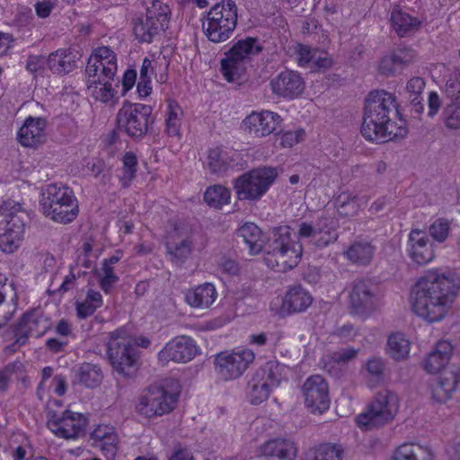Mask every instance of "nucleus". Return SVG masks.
Masks as SVG:
<instances>
[{"label":"nucleus","instance_id":"1","mask_svg":"<svg viewBox=\"0 0 460 460\" xmlns=\"http://www.w3.org/2000/svg\"><path fill=\"white\" fill-rule=\"evenodd\" d=\"M237 237L248 246L251 254L264 250L266 264L279 272L295 268L302 257V244L292 240L289 226L272 228L264 243L261 230L253 223H245L237 230Z\"/></svg>","mask_w":460,"mask_h":460},{"label":"nucleus","instance_id":"2","mask_svg":"<svg viewBox=\"0 0 460 460\" xmlns=\"http://www.w3.org/2000/svg\"><path fill=\"white\" fill-rule=\"evenodd\" d=\"M459 288V279L454 273L429 270L412 290V310L429 323L439 322L447 314Z\"/></svg>","mask_w":460,"mask_h":460},{"label":"nucleus","instance_id":"3","mask_svg":"<svg viewBox=\"0 0 460 460\" xmlns=\"http://www.w3.org/2000/svg\"><path fill=\"white\" fill-rule=\"evenodd\" d=\"M399 115L396 98L384 90H376L366 98L362 136L371 141L386 142L407 134L406 123L400 119V125L392 120L393 116Z\"/></svg>","mask_w":460,"mask_h":460},{"label":"nucleus","instance_id":"4","mask_svg":"<svg viewBox=\"0 0 460 460\" xmlns=\"http://www.w3.org/2000/svg\"><path fill=\"white\" fill-rule=\"evenodd\" d=\"M85 73L87 87L92 96L107 103L113 99L116 90L112 82L117 73V57L109 47L93 49L88 58Z\"/></svg>","mask_w":460,"mask_h":460},{"label":"nucleus","instance_id":"5","mask_svg":"<svg viewBox=\"0 0 460 460\" xmlns=\"http://www.w3.org/2000/svg\"><path fill=\"white\" fill-rule=\"evenodd\" d=\"M107 355L113 370L126 379L136 376L138 368L139 349L137 345L122 330L110 334Z\"/></svg>","mask_w":460,"mask_h":460},{"label":"nucleus","instance_id":"6","mask_svg":"<svg viewBox=\"0 0 460 460\" xmlns=\"http://www.w3.org/2000/svg\"><path fill=\"white\" fill-rule=\"evenodd\" d=\"M0 249L12 253L22 242L29 215L20 203L7 200L0 205Z\"/></svg>","mask_w":460,"mask_h":460},{"label":"nucleus","instance_id":"7","mask_svg":"<svg viewBox=\"0 0 460 460\" xmlns=\"http://www.w3.org/2000/svg\"><path fill=\"white\" fill-rule=\"evenodd\" d=\"M237 6L234 0H221L208 12L202 23L208 40L222 43L230 39L237 25Z\"/></svg>","mask_w":460,"mask_h":460},{"label":"nucleus","instance_id":"8","mask_svg":"<svg viewBox=\"0 0 460 460\" xmlns=\"http://www.w3.org/2000/svg\"><path fill=\"white\" fill-rule=\"evenodd\" d=\"M262 49L257 38L246 37L235 41L220 61V71L225 79L228 82L240 80L246 72L247 65Z\"/></svg>","mask_w":460,"mask_h":460},{"label":"nucleus","instance_id":"9","mask_svg":"<svg viewBox=\"0 0 460 460\" xmlns=\"http://www.w3.org/2000/svg\"><path fill=\"white\" fill-rule=\"evenodd\" d=\"M153 107L142 103L125 102L116 116L119 131L134 140H140L153 130L155 119Z\"/></svg>","mask_w":460,"mask_h":460},{"label":"nucleus","instance_id":"10","mask_svg":"<svg viewBox=\"0 0 460 460\" xmlns=\"http://www.w3.org/2000/svg\"><path fill=\"white\" fill-rule=\"evenodd\" d=\"M398 410V395L394 391L384 389L376 394L367 410L357 417V423L365 430L379 429L392 422Z\"/></svg>","mask_w":460,"mask_h":460},{"label":"nucleus","instance_id":"11","mask_svg":"<svg viewBox=\"0 0 460 460\" xmlns=\"http://www.w3.org/2000/svg\"><path fill=\"white\" fill-rule=\"evenodd\" d=\"M278 172L273 167H259L235 179L234 189L240 200L260 199L275 181Z\"/></svg>","mask_w":460,"mask_h":460},{"label":"nucleus","instance_id":"12","mask_svg":"<svg viewBox=\"0 0 460 460\" xmlns=\"http://www.w3.org/2000/svg\"><path fill=\"white\" fill-rule=\"evenodd\" d=\"M178 395L162 386L151 385L139 398L137 411L146 418L162 416L171 412L177 402Z\"/></svg>","mask_w":460,"mask_h":460},{"label":"nucleus","instance_id":"13","mask_svg":"<svg viewBox=\"0 0 460 460\" xmlns=\"http://www.w3.org/2000/svg\"><path fill=\"white\" fill-rule=\"evenodd\" d=\"M279 366L274 362L266 363L256 371L248 382V398L252 404L259 405L265 402L274 386L279 385Z\"/></svg>","mask_w":460,"mask_h":460},{"label":"nucleus","instance_id":"14","mask_svg":"<svg viewBox=\"0 0 460 460\" xmlns=\"http://www.w3.org/2000/svg\"><path fill=\"white\" fill-rule=\"evenodd\" d=\"M254 358V353L247 349L233 353L221 352L215 358L216 370L225 380L235 379L243 374Z\"/></svg>","mask_w":460,"mask_h":460},{"label":"nucleus","instance_id":"15","mask_svg":"<svg viewBox=\"0 0 460 460\" xmlns=\"http://www.w3.org/2000/svg\"><path fill=\"white\" fill-rule=\"evenodd\" d=\"M306 408L312 413H323L330 406L329 388L325 379L319 375L306 379L303 385Z\"/></svg>","mask_w":460,"mask_h":460},{"label":"nucleus","instance_id":"16","mask_svg":"<svg viewBox=\"0 0 460 460\" xmlns=\"http://www.w3.org/2000/svg\"><path fill=\"white\" fill-rule=\"evenodd\" d=\"M349 300L354 313L363 314L373 312L380 304L377 287L370 280H357L350 291Z\"/></svg>","mask_w":460,"mask_h":460},{"label":"nucleus","instance_id":"17","mask_svg":"<svg viewBox=\"0 0 460 460\" xmlns=\"http://www.w3.org/2000/svg\"><path fill=\"white\" fill-rule=\"evenodd\" d=\"M169 18L161 11L147 9L145 18H138L133 27L136 39L141 43H151L155 36L167 28Z\"/></svg>","mask_w":460,"mask_h":460},{"label":"nucleus","instance_id":"18","mask_svg":"<svg viewBox=\"0 0 460 460\" xmlns=\"http://www.w3.org/2000/svg\"><path fill=\"white\" fill-rule=\"evenodd\" d=\"M198 353V348L193 339L180 336L169 341L159 352L158 358L163 364L169 361L186 363L190 361Z\"/></svg>","mask_w":460,"mask_h":460},{"label":"nucleus","instance_id":"19","mask_svg":"<svg viewBox=\"0 0 460 460\" xmlns=\"http://www.w3.org/2000/svg\"><path fill=\"white\" fill-rule=\"evenodd\" d=\"M281 121L278 113L262 111L247 116L243 120L242 127L249 135L262 137L275 132Z\"/></svg>","mask_w":460,"mask_h":460},{"label":"nucleus","instance_id":"20","mask_svg":"<svg viewBox=\"0 0 460 460\" xmlns=\"http://www.w3.org/2000/svg\"><path fill=\"white\" fill-rule=\"evenodd\" d=\"M272 93L279 97L294 99L305 89V82L296 71L286 69L271 79Z\"/></svg>","mask_w":460,"mask_h":460},{"label":"nucleus","instance_id":"21","mask_svg":"<svg viewBox=\"0 0 460 460\" xmlns=\"http://www.w3.org/2000/svg\"><path fill=\"white\" fill-rule=\"evenodd\" d=\"M460 382V367L452 365L444 369L439 377L430 385L432 399L439 403L446 402Z\"/></svg>","mask_w":460,"mask_h":460},{"label":"nucleus","instance_id":"22","mask_svg":"<svg viewBox=\"0 0 460 460\" xmlns=\"http://www.w3.org/2000/svg\"><path fill=\"white\" fill-rule=\"evenodd\" d=\"M260 456L272 460H295L297 455L296 444L287 438L269 439L259 447Z\"/></svg>","mask_w":460,"mask_h":460},{"label":"nucleus","instance_id":"23","mask_svg":"<svg viewBox=\"0 0 460 460\" xmlns=\"http://www.w3.org/2000/svg\"><path fill=\"white\" fill-rule=\"evenodd\" d=\"M47 121L42 118L29 117L17 133L18 142L26 147H33L45 139Z\"/></svg>","mask_w":460,"mask_h":460},{"label":"nucleus","instance_id":"24","mask_svg":"<svg viewBox=\"0 0 460 460\" xmlns=\"http://www.w3.org/2000/svg\"><path fill=\"white\" fill-rule=\"evenodd\" d=\"M409 254L419 265H424L434 258L432 243L425 232L412 229L409 234Z\"/></svg>","mask_w":460,"mask_h":460},{"label":"nucleus","instance_id":"25","mask_svg":"<svg viewBox=\"0 0 460 460\" xmlns=\"http://www.w3.org/2000/svg\"><path fill=\"white\" fill-rule=\"evenodd\" d=\"M338 220L329 215H322L316 219V238L314 245L318 249H323L328 245L334 243L339 237Z\"/></svg>","mask_w":460,"mask_h":460},{"label":"nucleus","instance_id":"26","mask_svg":"<svg viewBox=\"0 0 460 460\" xmlns=\"http://www.w3.org/2000/svg\"><path fill=\"white\" fill-rule=\"evenodd\" d=\"M239 155L235 151H226L220 147L208 151V168L211 173L223 174L237 165Z\"/></svg>","mask_w":460,"mask_h":460},{"label":"nucleus","instance_id":"27","mask_svg":"<svg viewBox=\"0 0 460 460\" xmlns=\"http://www.w3.org/2000/svg\"><path fill=\"white\" fill-rule=\"evenodd\" d=\"M313 297L301 285L290 288L283 299L282 306L289 314L302 313L312 304Z\"/></svg>","mask_w":460,"mask_h":460},{"label":"nucleus","instance_id":"28","mask_svg":"<svg viewBox=\"0 0 460 460\" xmlns=\"http://www.w3.org/2000/svg\"><path fill=\"white\" fill-rule=\"evenodd\" d=\"M452 353L453 346L449 341H438L425 360V369L431 374L439 372L448 363Z\"/></svg>","mask_w":460,"mask_h":460},{"label":"nucleus","instance_id":"29","mask_svg":"<svg viewBox=\"0 0 460 460\" xmlns=\"http://www.w3.org/2000/svg\"><path fill=\"white\" fill-rule=\"evenodd\" d=\"M86 418L78 412L66 411L59 418V436L65 438H75L84 434Z\"/></svg>","mask_w":460,"mask_h":460},{"label":"nucleus","instance_id":"30","mask_svg":"<svg viewBox=\"0 0 460 460\" xmlns=\"http://www.w3.org/2000/svg\"><path fill=\"white\" fill-rule=\"evenodd\" d=\"M217 297V291L211 283H205L189 289L185 295V301L194 308H208Z\"/></svg>","mask_w":460,"mask_h":460},{"label":"nucleus","instance_id":"31","mask_svg":"<svg viewBox=\"0 0 460 460\" xmlns=\"http://www.w3.org/2000/svg\"><path fill=\"white\" fill-rule=\"evenodd\" d=\"M391 22L393 29L400 37L413 33L420 25V22L416 18L397 7H394L391 13Z\"/></svg>","mask_w":460,"mask_h":460},{"label":"nucleus","instance_id":"32","mask_svg":"<svg viewBox=\"0 0 460 460\" xmlns=\"http://www.w3.org/2000/svg\"><path fill=\"white\" fill-rule=\"evenodd\" d=\"M391 460H432L429 448L419 444L404 443L399 446Z\"/></svg>","mask_w":460,"mask_h":460},{"label":"nucleus","instance_id":"33","mask_svg":"<svg viewBox=\"0 0 460 460\" xmlns=\"http://www.w3.org/2000/svg\"><path fill=\"white\" fill-rule=\"evenodd\" d=\"M375 247L368 242L359 241L353 243L346 251L347 258L353 263L367 265L373 259Z\"/></svg>","mask_w":460,"mask_h":460},{"label":"nucleus","instance_id":"34","mask_svg":"<svg viewBox=\"0 0 460 460\" xmlns=\"http://www.w3.org/2000/svg\"><path fill=\"white\" fill-rule=\"evenodd\" d=\"M57 206H58V186L56 184H49L41 192L40 200V208L42 214L53 220L57 221Z\"/></svg>","mask_w":460,"mask_h":460},{"label":"nucleus","instance_id":"35","mask_svg":"<svg viewBox=\"0 0 460 460\" xmlns=\"http://www.w3.org/2000/svg\"><path fill=\"white\" fill-rule=\"evenodd\" d=\"M77 376L82 384L90 388L98 386L103 379L101 367L98 365L87 362L79 367Z\"/></svg>","mask_w":460,"mask_h":460},{"label":"nucleus","instance_id":"36","mask_svg":"<svg viewBox=\"0 0 460 460\" xmlns=\"http://www.w3.org/2000/svg\"><path fill=\"white\" fill-rule=\"evenodd\" d=\"M343 450L340 446L322 444L318 447L311 448L305 460H342Z\"/></svg>","mask_w":460,"mask_h":460},{"label":"nucleus","instance_id":"37","mask_svg":"<svg viewBox=\"0 0 460 460\" xmlns=\"http://www.w3.org/2000/svg\"><path fill=\"white\" fill-rule=\"evenodd\" d=\"M166 250L173 263L181 264L191 253L192 242L190 239H183L179 243L170 241L166 243Z\"/></svg>","mask_w":460,"mask_h":460},{"label":"nucleus","instance_id":"38","mask_svg":"<svg viewBox=\"0 0 460 460\" xmlns=\"http://www.w3.org/2000/svg\"><path fill=\"white\" fill-rule=\"evenodd\" d=\"M387 346L388 353L396 360L405 358L410 351V342L402 333H394L389 336Z\"/></svg>","mask_w":460,"mask_h":460},{"label":"nucleus","instance_id":"39","mask_svg":"<svg viewBox=\"0 0 460 460\" xmlns=\"http://www.w3.org/2000/svg\"><path fill=\"white\" fill-rule=\"evenodd\" d=\"M230 196V190L227 188L222 185H214L205 191L204 200L208 206L219 208L229 202Z\"/></svg>","mask_w":460,"mask_h":460},{"label":"nucleus","instance_id":"40","mask_svg":"<svg viewBox=\"0 0 460 460\" xmlns=\"http://www.w3.org/2000/svg\"><path fill=\"white\" fill-rule=\"evenodd\" d=\"M82 55L77 47L64 49L59 54V74H69L77 67Z\"/></svg>","mask_w":460,"mask_h":460},{"label":"nucleus","instance_id":"41","mask_svg":"<svg viewBox=\"0 0 460 460\" xmlns=\"http://www.w3.org/2000/svg\"><path fill=\"white\" fill-rule=\"evenodd\" d=\"M335 205L339 214L342 217H353L359 209L357 196L349 193H341L335 199Z\"/></svg>","mask_w":460,"mask_h":460},{"label":"nucleus","instance_id":"42","mask_svg":"<svg viewBox=\"0 0 460 460\" xmlns=\"http://www.w3.org/2000/svg\"><path fill=\"white\" fill-rule=\"evenodd\" d=\"M363 369L370 381L380 384L385 379V363L379 357H372L365 363Z\"/></svg>","mask_w":460,"mask_h":460},{"label":"nucleus","instance_id":"43","mask_svg":"<svg viewBox=\"0 0 460 460\" xmlns=\"http://www.w3.org/2000/svg\"><path fill=\"white\" fill-rule=\"evenodd\" d=\"M182 111L177 104L173 106L172 102L168 104V112L166 119V131L169 136L179 137L181 128V116Z\"/></svg>","mask_w":460,"mask_h":460},{"label":"nucleus","instance_id":"44","mask_svg":"<svg viewBox=\"0 0 460 460\" xmlns=\"http://www.w3.org/2000/svg\"><path fill=\"white\" fill-rule=\"evenodd\" d=\"M443 119L447 128H460V101H454L446 106L443 111Z\"/></svg>","mask_w":460,"mask_h":460},{"label":"nucleus","instance_id":"45","mask_svg":"<svg viewBox=\"0 0 460 460\" xmlns=\"http://www.w3.org/2000/svg\"><path fill=\"white\" fill-rule=\"evenodd\" d=\"M137 159L135 154L128 152L123 157V175L120 180L123 186H127L131 181L137 172Z\"/></svg>","mask_w":460,"mask_h":460},{"label":"nucleus","instance_id":"46","mask_svg":"<svg viewBox=\"0 0 460 460\" xmlns=\"http://www.w3.org/2000/svg\"><path fill=\"white\" fill-rule=\"evenodd\" d=\"M28 319H25V314L20 319V321L12 325L9 332L13 334V337H17L20 342H27L29 336H31V328L29 327Z\"/></svg>","mask_w":460,"mask_h":460},{"label":"nucleus","instance_id":"47","mask_svg":"<svg viewBox=\"0 0 460 460\" xmlns=\"http://www.w3.org/2000/svg\"><path fill=\"white\" fill-rule=\"evenodd\" d=\"M449 232V222L444 218L437 219L430 226H429V234L430 235L438 242H444Z\"/></svg>","mask_w":460,"mask_h":460},{"label":"nucleus","instance_id":"48","mask_svg":"<svg viewBox=\"0 0 460 460\" xmlns=\"http://www.w3.org/2000/svg\"><path fill=\"white\" fill-rule=\"evenodd\" d=\"M25 319H28L29 327L31 328V336H42L49 328L47 320L33 313H26Z\"/></svg>","mask_w":460,"mask_h":460},{"label":"nucleus","instance_id":"49","mask_svg":"<svg viewBox=\"0 0 460 460\" xmlns=\"http://www.w3.org/2000/svg\"><path fill=\"white\" fill-rule=\"evenodd\" d=\"M119 438L115 431L99 442V447L107 457L113 458L117 453Z\"/></svg>","mask_w":460,"mask_h":460},{"label":"nucleus","instance_id":"50","mask_svg":"<svg viewBox=\"0 0 460 460\" xmlns=\"http://www.w3.org/2000/svg\"><path fill=\"white\" fill-rule=\"evenodd\" d=\"M296 60L300 66L310 68L314 58V51L305 45L298 44L296 49Z\"/></svg>","mask_w":460,"mask_h":460},{"label":"nucleus","instance_id":"51","mask_svg":"<svg viewBox=\"0 0 460 460\" xmlns=\"http://www.w3.org/2000/svg\"><path fill=\"white\" fill-rule=\"evenodd\" d=\"M102 276L100 278V287L105 292L109 293L114 284L119 280L118 276L114 274L113 268L102 267Z\"/></svg>","mask_w":460,"mask_h":460},{"label":"nucleus","instance_id":"52","mask_svg":"<svg viewBox=\"0 0 460 460\" xmlns=\"http://www.w3.org/2000/svg\"><path fill=\"white\" fill-rule=\"evenodd\" d=\"M79 214L78 202H71L69 207H61L59 208V224H69L74 221Z\"/></svg>","mask_w":460,"mask_h":460},{"label":"nucleus","instance_id":"53","mask_svg":"<svg viewBox=\"0 0 460 460\" xmlns=\"http://www.w3.org/2000/svg\"><path fill=\"white\" fill-rule=\"evenodd\" d=\"M59 128H61V135L67 140L76 135V123L67 115L60 117Z\"/></svg>","mask_w":460,"mask_h":460},{"label":"nucleus","instance_id":"54","mask_svg":"<svg viewBox=\"0 0 460 460\" xmlns=\"http://www.w3.org/2000/svg\"><path fill=\"white\" fill-rule=\"evenodd\" d=\"M332 66V59L327 53L314 51L313 64L310 66L312 71H324Z\"/></svg>","mask_w":460,"mask_h":460},{"label":"nucleus","instance_id":"55","mask_svg":"<svg viewBox=\"0 0 460 460\" xmlns=\"http://www.w3.org/2000/svg\"><path fill=\"white\" fill-rule=\"evenodd\" d=\"M358 350L353 348L348 347L334 351L332 354V358L338 364H346L354 359L358 355Z\"/></svg>","mask_w":460,"mask_h":460},{"label":"nucleus","instance_id":"56","mask_svg":"<svg viewBox=\"0 0 460 460\" xmlns=\"http://www.w3.org/2000/svg\"><path fill=\"white\" fill-rule=\"evenodd\" d=\"M406 99L411 115L414 118H419L424 111L423 98L421 95H406Z\"/></svg>","mask_w":460,"mask_h":460},{"label":"nucleus","instance_id":"57","mask_svg":"<svg viewBox=\"0 0 460 460\" xmlns=\"http://www.w3.org/2000/svg\"><path fill=\"white\" fill-rule=\"evenodd\" d=\"M425 88V82L421 77H412L405 87V94L410 96L421 95Z\"/></svg>","mask_w":460,"mask_h":460},{"label":"nucleus","instance_id":"58","mask_svg":"<svg viewBox=\"0 0 460 460\" xmlns=\"http://www.w3.org/2000/svg\"><path fill=\"white\" fill-rule=\"evenodd\" d=\"M316 222L314 225L308 222H302L299 225L297 237L299 239H310V242L314 243V241L316 238Z\"/></svg>","mask_w":460,"mask_h":460},{"label":"nucleus","instance_id":"59","mask_svg":"<svg viewBox=\"0 0 460 460\" xmlns=\"http://www.w3.org/2000/svg\"><path fill=\"white\" fill-rule=\"evenodd\" d=\"M397 59L405 66L411 64L415 58V51L409 47H399L393 50Z\"/></svg>","mask_w":460,"mask_h":460},{"label":"nucleus","instance_id":"60","mask_svg":"<svg viewBox=\"0 0 460 460\" xmlns=\"http://www.w3.org/2000/svg\"><path fill=\"white\" fill-rule=\"evenodd\" d=\"M378 71L381 75L385 76L395 75L399 71L393 59L390 58L389 55L383 57L378 65Z\"/></svg>","mask_w":460,"mask_h":460},{"label":"nucleus","instance_id":"61","mask_svg":"<svg viewBox=\"0 0 460 460\" xmlns=\"http://www.w3.org/2000/svg\"><path fill=\"white\" fill-rule=\"evenodd\" d=\"M2 371L5 372V375L9 377L10 380L12 379L13 376L20 378L24 372V365L21 361L15 360L13 362L7 364L2 369Z\"/></svg>","mask_w":460,"mask_h":460},{"label":"nucleus","instance_id":"62","mask_svg":"<svg viewBox=\"0 0 460 460\" xmlns=\"http://www.w3.org/2000/svg\"><path fill=\"white\" fill-rule=\"evenodd\" d=\"M304 134H305L304 130H298V131H295V132L288 131L282 135V137L280 138V145L283 147H291L295 144L299 142L301 136Z\"/></svg>","mask_w":460,"mask_h":460},{"label":"nucleus","instance_id":"63","mask_svg":"<svg viewBox=\"0 0 460 460\" xmlns=\"http://www.w3.org/2000/svg\"><path fill=\"white\" fill-rule=\"evenodd\" d=\"M219 266L222 271L228 275L236 276L239 274L240 267L238 263L230 258H222Z\"/></svg>","mask_w":460,"mask_h":460},{"label":"nucleus","instance_id":"64","mask_svg":"<svg viewBox=\"0 0 460 460\" xmlns=\"http://www.w3.org/2000/svg\"><path fill=\"white\" fill-rule=\"evenodd\" d=\"M441 107V100L436 92H430L428 98V116L433 118Z\"/></svg>","mask_w":460,"mask_h":460}]
</instances>
